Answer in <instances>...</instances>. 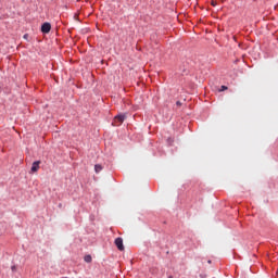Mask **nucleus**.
I'll use <instances>...</instances> for the list:
<instances>
[{"label":"nucleus","mask_w":278,"mask_h":278,"mask_svg":"<svg viewBox=\"0 0 278 278\" xmlns=\"http://www.w3.org/2000/svg\"><path fill=\"white\" fill-rule=\"evenodd\" d=\"M24 38L26 39V38H27V35H24Z\"/></svg>","instance_id":"9"},{"label":"nucleus","mask_w":278,"mask_h":278,"mask_svg":"<svg viewBox=\"0 0 278 278\" xmlns=\"http://www.w3.org/2000/svg\"><path fill=\"white\" fill-rule=\"evenodd\" d=\"M40 161H35L31 165V173H37L39 169Z\"/></svg>","instance_id":"4"},{"label":"nucleus","mask_w":278,"mask_h":278,"mask_svg":"<svg viewBox=\"0 0 278 278\" xmlns=\"http://www.w3.org/2000/svg\"><path fill=\"white\" fill-rule=\"evenodd\" d=\"M96 173H100L102 170V165H94Z\"/></svg>","instance_id":"5"},{"label":"nucleus","mask_w":278,"mask_h":278,"mask_svg":"<svg viewBox=\"0 0 278 278\" xmlns=\"http://www.w3.org/2000/svg\"><path fill=\"white\" fill-rule=\"evenodd\" d=\"M50 30H51V24L48 22L43 23L41 26V33L49 34Z\"/></svg>","instance_id":"2"},{"label":"nucleus","mask_w":278,"mask_h":278,"mask_svg":"<svg viewBox=\"0 0 278 278\" xmlns=\"http://www.w3.org/2000/svg\"><path fill=\"white\" fill-rule=\"evenodd\" d=\"M207 263H208V264H212V261H208Z\"/></svg>","instance_id":"10"},{"label":"nucleus","mask_w":278,"mask_h":278,"mask_svg":"<svg viewBox=\"0 0 278 278\" xmlns=\"http://www.w3.org/2000/svg\"><path fill=\"white\" fill-rule=\"evenodd\" d=\"M126 115L125 114H118L114 117V121L112 123L113 126H121L123 122L125 121Z\"/></svg>","instance_id":"1"},{"label":"nucleus","mask_w":278,"mask_h":278,"mask_svg":"<svg viewBox=\"0 0 278 278\" xmlns=\"http://www.w3.org/2000/svg\"><path fill=\"white\" fill-rule=\"evenodd\" d=\"M115 245L117 247V249H118L119 251H124V250H125L124 244H123V239H122V238H117V239L115 240Z\"/></svg>","instance_id":"3"},{"label":"nucleus","mask_w":278,"mask_h":278,"mask_svg":"<svg viewBox=\"0 0 278 278\" xmlns=\"http://www.w3.org/2000/svg\"><path fill=\"white\" fill-rule=\"evenodd\" d=\"M226 90H228V87L225 85H223L222 88L219 89L220 92L226 91Z\"/></svg>","instance_id":"7"},{"label":"nucleus","mask_w":278,"mask_h":278,"mask_svg":"<svg viewBox=\"0 0 278 278\" xmlns=\"http://www.w3.org/2000/svg\"><path fill=\"white\" fill-rule=\"evenodd\" d=\"M85 262L86 263H91L92 262V257L90 255H86L85 256Z\"/></svg>","instance_id":"6"},{"label":"nucleus","mask_w":278,"mask_h":278,"mask_svg":"<svg viewBox=\"0 0 278 278\" xmlns=\"http://www.w3.org/2000/svg\"><path fill=\"white\" fill-rule=\"evenodd\" d=\"M12 270H13V271L15 270V266L12 267Z\"/></svg>","instance_id":"8"}]
</instances>
